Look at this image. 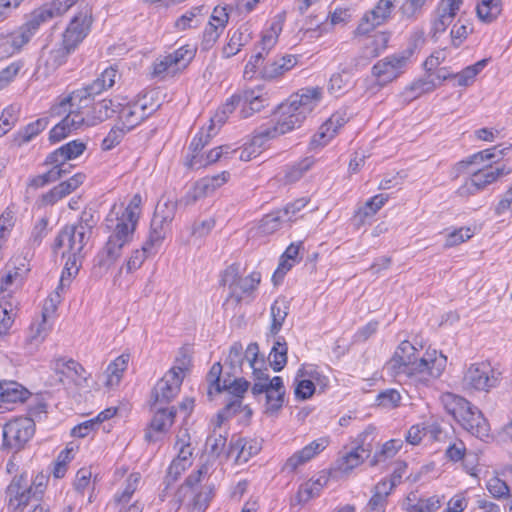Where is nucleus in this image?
I'll list each match as a JSON object with an SVG mask.
<instances>
[{
    "mask_svg": "<svg viewBox=\"0 0 512 512\" xmlns=\"http://www.w3.org/2000/svg\"><path fill=\"white\" fill-rule=\"evenodd\" d=\"M327 483V479L325 477H319L316 480H310L302 484L297 492V501L299 504H305L309 500L318 497Z\"/></svg>",
    "mask_w": 512,
    "mask_h": 512,
    "instance_id": "4c0bfd02",
    "label": "nucleus"
},
{
    "mask_svg": "<svg viewBox=\"0 0 512 512\" xmlns=\"http://www.w3.org/2000/svg\"><path fill=\"white\" fill-rule=\"evenodd\" d=\"M510 172L511 169L507 168L505 165L485 166L472 173L470 180L466 182L463 189H466L470 194H475L496 182L502 176L508 175Z\"/></svg>",
    "mask_w": 512,
    "mask_h": 512,
    "instance_id": "dca6fc26",
    "label": "nucleus"
},
{
    "mask_svg": "<svg viewBox=\"0 0 512 512\" xmlns=\"http://www.w3.org/2000/svg\"><path fill=\"white\" fill-rule=\"evenodd\" d=\"M48 334V327L46 323V315L42 313V321L36 325H31L27 341L32 345L40 344Z\"/></svg>",
    "mask_w": 512,
    "mask_h": 512,
    "instance_id": "69168bd1",
    "label": "nucleus"
},
{
    "mask_svg": "<svg viewBox=\"0 0 512 512\" xmlns=\"http://www.w3.org/2000/svg\"><path fill=\"white\" fill-rule=\"evenodd\" d=\"M86 176L83 173H76L72 177H70L66 181H62L55 187H53L49 192L43 195V201L46 204H54L58 200L64 198L69 195L73 191H75L80 185L83 184Z\"/></svg>",
    "mask_w": 512,
    "mask_h": 512,
    "instance_id": "b1692460",
    "label": "nucleus"
},
{
    "mask_svg": "<svg viewBox=\"0 0 512 512\" xmlns=\"http://www.w3.org/2000/svg\"><path fill=\"white\" fill-rule=\"evenodd\" d=\"M395 3L396 0H379L372 10L364 14L356 29V33L358 35H366L376 27L386 23L395 8Z\"/></svg>",
    "mask_w": 512,
    "mask_h": 512,
    "instance_id": "4468645a",
    "label": "nucleus"
},
{
    "mask_svg": "<svg viewBox=\"0 0 512 512\" xmlns=\"http://www.w3.org/2000/svg\"><path fill=\"white\" fill-rule=\"evenodd\" d=\"M90 237L72 225L65 226L56 237L53 249L56 252L59 248L67 247L65 252L80 255Z\"/></svg>",
    "mask_w": 512,
    "mask_h": 512,
    "instance_id": "a211bd4d",
    "label": "nucleus"
},
{
    "mask_svg": "<svg viewBox=\"0 0 512 512\" xmlns=\"http://www.w3.org/2000/svg\"><path fill=\"white\" fill-rule=\"evenodd\" d=\"M499 376L490 363H473L464 372L462 386L470 391L489 392L498 386Z\"/></svg>",
    "mask_w": 512,
    "mask_h": 512,
    "instance_id": "423d86ee",
    "label": "nucleus"
},
{
    "mask_svg": "<svg viewBox=\"0 0 512 512\" xmlns=\"http://www.w3.org/2000/svg\"><path fill=\"white\" fill-rule=\"evenodd\" d=\"M2 388V404L23 402L30 395L25 387L14 381L2 383Z\"/></svg>",
    "mask_w": 512,
    "mask_h": 512,
    "instance_id": "e433bc0d",
    "label": "nucleus"
},
{
    "mask_svg": "<svg viewBox=\"0 0 512 512\" xmlns=\"http://www.w3.org/2000/svg\"><path fill=\"white\" fill-rule=\"evenodd\" d=\"M400 401L401 395L396 389H386L376 397L377 405L384 408H395L399 406Z\"/></svg>",
    "mask_w": 512,
    "mask_h": 512,
    "instance_id": "338daca9",
    "label": "nucleus"
},
{
    "mask_svg": "<svg viewBox=\"0 0 512 512\" xmlns=\"http://www.w3.org/2000/svg\"><path fill=\"white\" fill-rule=\"evenodd\" d=\"M258 354H259V346L257 343H251L248 345L246 349V357L249 363V367L253 369V374L255 377V383H265L269 380V375L267 373V368L264 370L261 367H257L258 364Z\"/></svg>",
    "mask_w": 512,
    "mask_h": 512,
    "instance_id": "37998d69",
    "label": "nucleus"
},
{
    "mask_svg": "<svg viewBox=\"0 0 512 512\" xmlns=\"http://www.w3.org/2000/svg\"><path fill=\"white\" fill-rule=\"evenodd\" d=\"M72 51H74V49L67 47V45L62 42V46L50 50L47 55L43 54L41 61H43L47 72L55 71L58 67L63 65Z\"/></svg>",
    "mask_w": 512,
    "mask_h": 512,
    "instance_id": "f704fd0d",
    "label": "nucleus"
},
{
    "mask_svg": "<svg viewBox=\"0 0 512 512\" xmlns=\"http://www.w3.org/2000/svg\"><path fill=\"white\" fill-rule=\"evenodd\" d=\"M79 0H53L51 3L43 6L39 11L35 12L41 23L63 15Z\"/></svg>",
    "mask_w": 512,
    "mask_h": 512,
    "instance_id": "473e14b6",
    "label": "nucleus"
},
{
    "mask_svg": "<svg viewBox=\"0 0 512 512\" xmlns=\"http://www.w3.org/2000/svg\"><path fill=\"white\" fill-rule=\"evenodd\" d=\"M402 441L399 439H391L384 443L380 451L376 452L371 460V465H377L379 462L394 457L402 447Z\"/></svg>",
    "mask_w": 512,
    "mask_h": 512,
    "instance_id": "4d7b16f0",
    "label": "nucleus"
},
{
    "mask_svg": "<svg viewBox=\"0 0 512 512\" xmlns=\"http://www.w3.org/2000/svg\"><path fill=\"white\" fill-rule=\"evenodd\" d=\"M158 107L159 105L156 107H153L152 105L148 106L146 97H144L142 101H138L133 104H121V108L118 111L121 126H123L127 131L132 130L156 111Z\"/></svg>",
    "mask_w": 512,
    "mask_h": 512,
    "instance_id": "f3484780",
    "label": "nucleus"
},
{
    "mask_svg": "<svg viewBox=\"0 0 512 512\" xmlns=\"http://www.w3.org/2000/svg\"><path fill=\"white\" fill-rule=\"evenodd\" d=\"M128 131L121 125H115L111 128L107 136L103 139L101 148L104 151H109L115 148L123 140Z\"/></svg>",
    "mask_w": 512,
    "mask_h": 512,
    "instance_id": "680f3d73",
    "label": "nucleus"
},
{
    "mask_svg": "<svg viewBox=\"0 0 512 512\" xmlns=\"http://www.w3.org/2000/svg\"><path fill=\"white\" fill-rule=\"evenodd\" d=\"M49 124V120L46 117L39 118L34 122L29 123L24 128L20 129L13 137L14 145L20 147L32 139H34L39 133H41Z\"/></svg>",
    "mask_w": 512,
    "mask_h": 512,
    "instance_id": "7c9ffc66",
    "label": "nucleus"
},
{
    "mask_svg": "<svg viewBox=\"0 0 512 512\" xmlns=\"http://www.w3.org/2000/svg\"><path fill=\"white\" fill-rule=\"evenodd\" d=\"M249 386L250 383L239 375L232 376L228 374L224 376L221 392H226L227 399L223 409L217 415L220 420L219 426L224 420L233 417L241 410L245 411L247 417L252 415V410L248 406L242 405V399Z\"/></svg>",
    "mask_w": 512,
    "mask_h": 512,
    "instance_id": "7ed1b4c3",
    "label": "nucleus"
},
{
    "mask_svg": "<svg viewBox=\"0 0 512 512\" xmlns=\"http://www.w3.org/2000/svg\"><path fill=\"white\" fill-rule=\"evenodd\" d=\"M136 225L133 212L129 210L127 213H122L117 217V224L109 238L127 245L133 237Z\"/></svg>",
    "mask_w": 512,
    "mask_h": 512,
    "instance_id": "c85d7f7f",
    "label": "nucleus"
},
{
    "mask_svg": "<svg viewBox=\"0 0 512 512\" xmlns=\"http://www.w3.org/2000/svg\"><path fill=\"white\" fill-rule=\"evenodd\" d=\"M510 148L511 146L503 148H500V146H494L471 155L467 160L461 161L459 165L467 167L471 164L482 163L486 160L496 163L506 154V151L510 150Z\"/></svg>",
    "mask_w": 512,
    "mask_h": 512,
    "instance_id": "c9c22d12",
    "label": "nucleus"
},
{
    "mask_svg": "<svg viewBox=\"0 0 512 512\" xmlns=\"http://www.w3.org/2000/svg\"><path fill=\"white\" fill-rule=\"evenodd\" d=\"M35 433V423L30 417H19L7 422L2 429L3 447L19 451Z\"/></svg>",
    "mask_w": 512,
    "mask_h": 512,
    "instance_id": "1a4fd4ad",
    "label": "nucleus"
},
{
    "mask_svg": "<svg viewBox=\"0 0 512 512\" xmlns=\"http://www.w3.org/2000/svg\"><path fill=\"white\" fill-rule=\"evenodd\" d=\"M247 360L246 354L243 355V346L239 342L232 344L229 350V354L226 360V364L229 366V371L225 372V375L236 376L241 374L242 365L244 360Z\"/></svg>",
    "mask_w": 512,
    "mask_h": 512,
    "instance_id": "a19ab883",
    "label": "nucleus"
},
{
    "mask_svg": "<svg viewBox=\"0 0 512 512\" xmlns=\"http://www.w3.org/2000/svg\"><path fill=\"white\" fill-rule=\"evenodd\" d=\"M252 393L254 395L265 393L267 411L275 412L279 410L282 406L285 391L272 393L270 392V389H267V387L265 385H262V383H254L252 387Z\"/></svg>",
    "mask_w": 512,
    "mask_h": 512,
    "instance_id": "49530a36",
    "label": "nucleus"
},
{
    "mask_svg": "<svg viewBox=\"0 0 512 512\" xmlns=\"http://www.w3.org/2000/svg\"><path fill=\"white\" fill-rule=\"evenodd\" d=\"M62 257H67V261L60 278V288L70 284L71 278L78 273L81 266V254L74 255L64 251Z\"/></svg>",
    "mask_w": 512,
    "mask_h": 512,
    "instance_id": "3c124183",
    "label": "nucleus"
},
{
    "mask_svg": "<svg viewBox=\"0 0 512 512\" xmlns=\"http://www.w3.org/2000/svg\"><path fill=\"white\" fill-rule=\"evenodd\" d=\"M441 507V501L438 496L429 498H419L415 506H411V512H435Z\"/></svg>",
    "mask_w": 512,
    "mask_h": 512,
    "instance_id": "774afa93",
    "label": "nucleus"
},
{
    "mask_svg": "<svg viewBox=\"0 0 512 512\" xmlns=\"http://www.w3.org/2000/svg\"><path fill=\"white\" fill-rule=\"evenodd\" d=\"M85 149L86 144L84 142L80 140L70 141L48 154L44 165L55 166L70 172L72 166L68 165L67 161L77 158L85 151Z\"/></svg>",
    "mask_w": 512,
    "mask_h": 512,
    "instance_id": "6ab92c4d",
    "label": "nucleus"
},
{
    "mask_svg": "<svg viewBox=\"0 0 512 512\" xmlns=\"http://www.w3.org/2000/svg\"><path fill=\"white\" fill-rule=\"evenodd\" d=\"M157 250L152 247H147V244L144 242L141 249H136L133 251L132 255L129 257L125 269L127 273H132L135 270L139 269L145 259L152 254H155Z\"/></svg>",
    "mask_w": 512,
    "mask_h": 512,
    "instance_id": "6e6d98bb",
    "label": "nucleus"
},
{
    "mask_svg": "<svg viewBox=\"0 0 512 512\" xmlns=\"http://www.w3.org/2000/svg\"><path fill=\"white\" fill-rule=\"evenodd\" d=\"M36 496L33 492L30 480L26 473L16 475L6 488V497L8 498V509L17 511L26 507L31 497Z\"/></svg>",
    "mask_w": 512,
    "mask_h": 512,
    "instance_id": "ddd939ff",
    "label": "nucleus"
},
{
    "mask_svg": "<svg viewBox=\"0 0 512 512\" xmlns=\"http://www.w3.org/2000/svg\"><path fill=\"white\" fill-rule=\"evenodd\" d=\"M67 174H69L68 170H62L61 168L52 166L51 169L46 173L31 178L28 186L34 189H38L63 178Z\"/></svg>",
    "mask_w": 512,
    "mask_h": 512,
    "instance_id": "5fc2aeb1",
    "label": "nucleus"
},
{
    "mask_svg": "<svg viewBox=\"0 0 512 512\" xmlns=\"http://www.w3.org/2000/svg\"><path fill=\"white\" fill-rule=\"evenodd\" d=\"M125 245L121 242L108 238L104 248L96 255L94 267L99 268L101 272H107L108 269L118 260L122 254V248Z\"/></svg>",
    "mask_w": 512,
    "mask_h": 512,
    "instance_id": "393cba45",
    "label": "nucleus"
},
{
    "mask_svg": "<svg viewBox=\"0 0 512 512\" xmlns=\"http://www.w3.org/2000/svg\"><path fill=\"white\" fill-rule=\"evenodd\" d=\"M322 97L319 87L303 88L290 95V131L300 127Z\"/></svg>",
    "mask_w": 512,
    "mask_h": 512,
    "instance_id": "0eeeda50",
    "label": "nucleus"
},
{
    "mask_svg": "<svg viewBox=\"0 0 512 512\" xmlns=\"http://www.w3.org/2000/svg\"><path fill=\"white\" fill-rule=\"evenodd\" d=\"M252 30L249 24L241 25L229 36V41L222 49L224 58H230L236 55L242 47L246 46L252 40Z\"/></svg>",
    "mask_w": 512,
    "mask_h": 512,
    "instance_id": "a878e982",
    "label": "nucleus"
},
{
    "mask_svg": "<svg viewBox=\"0 0 512 512\" xmlns=\"http://www.w3.org/2000/svg\"><path fill=\"white\" fill-rule=\"evenodd\" d=\"M268 360L274 371H280L284 368L287 361V345L284 338H282V341L278 340L274 343Z\"/></svg>",
    "mask_w": 512,
    "mask_h": 512,
    "instance_id": "864d4df0",
    "label": "nucleus"
},
{
    "mask_svg": "<svg viewBox=\"0 0 512 512\" xmlns=\"http://www.w3.org/2000/svg\"><path fill=\"white\" fill-rule=\"evenodd\" d=\"M151 408L155 410V413L144 434V439L148 443H154L161 440L162 436L173 425L177 412L174 406L169 408L162 406Z\"/></svg>",
    "mask_w": 512,
    "mask_h": 512,
    "instance_id": "2eb2a0df",
    "label": "nucleus"
},
{
    "mask_svg": "<svg viewBox=\"0 0 512 512\" xmlns=\"http://www.w3.org/2000/svg\"><path fill=\"white\" fill-rule=\"evenodd\" d=\"M189 466L180 462V460H173L168 467L167 474L164 479L165 488L160 495L161 500H164L166 491L175 483L181 474L188 468Z\"/></svg>",
    "mask_w": 512,
    "mask_h": 512,
    "instance_id": "052dcab7",
    "label": "nucleus"
},
{
    "mask_svg": "<svg viewBox=\"0 0 512 512\" xmlns=\"http://www.w3.org/2000/svg\"><path fill=\"white\" fill-rule=\"evenodd\" d=\"M286 56H280L265 65L261 71L262 77L267 80L276 79L286 72L287 68Z\"/></svg>",
    "mask_w": 512,
    "mask_h": 512,
    "instance_id": "13d9d810",
    "label": "nucleus"
},
{
    "mask_svg": "<svg viewBox=\"0 0 512 512\" xmlns=\"http://www.w3.org/2000/svg\"><path fill=\"white\" fill-rule=\"evenodd\" d=\"M374 431V427L368 426L362 433H360L355 440L356 446L349 452L342 454L336 460L335 469L340 472L347 473L362 464L370 455L371 449L366 448L365 444L366 440L373 435Z\"/></svg>",
    "mask_w": 512,
    "mask_h": 512,
    "instance_id": "9b49d317",
    "label": "nucleus"
},
{
    "mask_svg": "<svg viewBox=\"0 0 512 512\" xmlns=\"http://www.w3.org/2000/svg\"><path fill=\"white\" fill-rule=\"evenodd\" d=\"M222 150L223 149H219V146L215 147L207 153L205 158L203 155L192 154L190 160L187 162V165L192 169H198L200 167H205L206 165L215 163L222 159Z\"/></svg>",
    "mask_w": 512,
    "mask_h": 512,
    "instance_id": "bf43d9fd",
    "label": "nucleus"
},
{
    "mask_svg": "<svg viewBox=\"0 0 512 512\" xmlns=\"http://www.w3.org/2000/svg\"><path fill=\"white\" fill-rule=\"evenodd\" d=\"M41 24L42 23L39 21V18L33 14L32 19L5 37V40L2 44L3 46L7 47L5 48V52L13 54L19 51L25 44L30 41L31 37L35 34Z\"/></svg>",
    "mask_w": 512,
    "mask_h": 512,
    "instance_id": "aec40b11",
    "label": "nucleus"
},
{
    "mask_svg": "<svg viewBox=\"0 0 512 512\" xmlns=\"http://www.w3.org/2000/svg\"><path fill=\"white\" fill-rule=\"evenodd\" d=\"M195 56V49L190 45H184L168 54V61L173 64L174 70L186 68Z\"/></svg>",
    "mask_w": 512,
    "mask_h": 512,
    "instance_id": "8fccbe9b",
    "label": "nucleus"
},
{
    "mask_svg": "<svg viewBox=\"0 0 512 512\" xmlns=\"http://www.w3.org/2000/svg\"><path fill=\"white\" fill-rule=\"evenodd\" d=\"M462 0H441L432 22L433 36L443 33L452 23L454 17L460 9Z\"/></svg>",
    "mask_w": 512,
    "mask_h": 512,
    "instance_id": "4be33fe9",
    "label": "nucleus"
},
{
    "mask_svg": "<svg viewBox=\"0 0 512 512\" xmlns=\"http://www.w3.org/2000/svg\"><path fill=\"white\" fill-rule=\"evenodd\" d=\"M283 109L284 104L282 103L277 107L274 118L270 121L269 126L260 127L250 141L252 148L259 149V154L262 152L267 141L288 131V114Z\"/></svg>",
    "mask_w": 512,
    "mask_h": 512,
    "instance_id": "f8f14e48",
    "label": "nucleus"
},
{
    "mask_svg": "<svg viewBox=\"0 0 512 512\" xmlns=\"http://www.w3.org/2000/svg\"><path fill=\"white\" fill-rule=\"evenodd\" d=\"M180 365L172 367L156 383L151 392V407L162 406L172 401L179 393L186 370V363L189 362L186 356L179 360Z\"/></svg>",
    "mask_w": 512,
    "mask_h": 512,
    "instance_id": "20e7f679",
    "label": "nucleus"
},
{
    "mask_svg": "<svg viewBox=\"0 0 512 512\" xmlns=\"http://www.w3.org/2000/svg\"><path fill=\"white\" fill-rule=\"evenodd\" d=\"M128 361H129V355L122 354L108 365V367L105 371V374H106L105 385L107 387H112V386L119 384L121 377H122V373L127 368Z\"/></svg>",
    "mask_w": 512,
    "mask_h": 512,
    "instance_id": "58836bf2",
    "label": "nucleus"
},
{
    "mask_svg": "<svg viewBox=\"0 0 512 512\" xmlns=\"http://www.w3.org/2000/svg\"><path fill=\"white\" fill-rule=\"evenodd\" d=\"M346 111H337L331 115V117L321 125L319 131L311 139V145L325 146L348 121Z\"/></svg>",
    "mask_w": 512,
    "mask_h": 512,
    "instance_id": "5701e85b",
    "label": "nucleus"
},
{
    "mask_svg": "<svg viewBox=\"0 0 512 512\" xmlns=\"http://www.w3.org/2000/svg\"><path fill=\"white\" fill-rule=\"evenodd\" d=\"M223 367L220 362H216L210 368L206 381L208 383L207 396L209 400L213 399V396L221 393V387L223 385L222 379Z\"/></svg>",
    "mask_w": 512,
    "mask_h": 512,
    "instance_id": "09e8293b",
    "label": "nucleus"
},
{
    "mask_svg": "<svg viewBox=\"0 0 512 512\" xmlns=\"http://www.w3.org/2000/svg\"><path fill=\"white\" fill-rule=\"evenodd\" d=\"M329 440L326 437L312 441L301 450L290 456V468L296 470L299 466L309 462L317 454L328 446Z\"/></svg>",
    "mask_w": 512,
    "mask_h": 512,
    "instance_id": "bb28decb",
    "label": "nucleus"
},
{
    "mask_svg": "<svg viewBox=\"0 0 512 512\" xmlns=\"http://www.w3.org/2000/svg\"><path fill=\"white\" fill-rule=\"evenodd\" d=\"M284 22L285 13H282L272 22L270 29L263 34L260 45L262 50L266 51V53L275 45L277 38L283 29Z\"/></svg>",
    "mask_w": 512,
    "mask_h": 512,
    "instance_id": "a18cd8bd",
    "label": "nucleus"
},
{
    "mask_svg": "<svg viewBox=\"0 0 512 512\" xmlns=\"http://www.w3.org/2000/svg\"><path fill=\"white\" fill-rule=\"evenodd\" d=\"M261 281V274L259 272H252L246 277H240L233 292H229L227 301L233 299L236 304L240 303L244 295L253 292Z\"/></svg>",
    "mask_w": 512,
    "mask_h": 512,
    "instance_id": "c756f323",
    "label": "nucleus"
},
{
    "mask_svg": "<svg viewBox=\"0 0 512 512\" xmlns=\"http://www.w3.org/2000/svg\"><path fill=\"white\" fill-rule=\"evenodd\" d=\"M177 203L170 196H163L157 203L153 216L165 223H171L175 217Z\"/></svg>",
    "mask_w": 512,
    "mask_h": 512,
    "instance_id": "603ef678",
    "label": "nucleus"
},
{
    "mask_svg": "<svg viewBox=\"0 0 512 512\" xmlns=\"http://www.w3.org/2000/svg\"><path fill=\"white\" fill-rule=\"evenodd\" d=\"M80 7L64 31L62 40L67 47L74 50L88 35L92 25V8L88 3H81Z\"/></svg>",
    "mask_w": 512,
    "mask_h": 512,
    "instance_id": "9d476101",
    "label": "nucleus"
},
{
    "mask_svg": "<svg viewBox=\"0 0 512 512\" xmlns=\"http://www.w3.org/2000/svg\"><path fill=\"white\" fill-rule=\"evenodd\" d=\"M472 236L473 231L470 227H461L459 229H455L454 231L447 234L444 247L451 248L457 246L469 240Z\"/></svg>",
    "mask_w": 512,
    "mask_h": 512,
    "instance_id": "0e129e2a",
    "label": "nucleus"
},
{
    "mask_svg": "<svg viewBox=\"0 0 512 512\" xmlns=\"http://www.w3.org/2000/svg\"><path fill=\"white\" fill-rule=\"evenodd\" d=\"M476 11L481 21L491 23L501 14V0H481Z\"/></svg>",
    "mask_w": 512,
    "mask_h": 512,
    "instance_id": "79ce46f5",
    "label": "nucleus"
},
{
    "mask_svg": "<svg viewBox=\"0 0 512 512\" xmlns=\"http://www.w3.org/2000/svg\"><path fill=\"white\" fill-rule=\"evenodd\" d=\"M121 103L117 99H103L95 103L90 111L88 126H95L115 114H118Z\"/></svg>",
    "mask_w": 512,
    "mask_h": 512,
    "instance_id": "cd10ccee",
    "label": "nucleus"
},
{
    "mask_svg": "<svg viewBox=\"0 0 512 512\" xmlns=\"http://www.w3.org/2000/svg\"><path fill=\"white\" fill-rule=\"evenodd\" d=\"M118 71L115 67L111 66L106 68L92 83L87 86L73 91L62 103L64 106L67 103L69 106L80 107L83 103L88 105L89 101L96 95L113 87L116 78L119 77Z\"/></svg>",
    "mask_w": 512,
    "mask_h": 512,
    "instance_id": "39448f33",
    "label": "nucleus"
},
{
    "mask_svg": "<svg viewBox=\"0 0 512 512\" xmlns=\"http://www.w3.org/2000/svg\"><path fill=\"white\" fill-rule=\"evenodd\" d=\"M260 451V445L255 440L237 439L230 444L228 456H232L235 452L237 462H247L250 457L256 455Z\"/></svg>",
    "mask_w": 512,
    "mask_h": 512,
    "instance_id": "2f4dec72",
    "label": "nucleus"
},
{
    "mask_svg": "<svg viewBox=\"0 0 512 512\" xmlns=\"http://www.w3.org/2000/svg\"><path fill=\"white\" fill-rule=\"evenodd\" d=\"M320 373L313 365H303L295 377L294 395L298 400H307L315 393V383L320 380Z\"/></svg>",
    "mask_w": 512,
    "mask_h": 512,
    "instance_id": "412c9836",
    "label": "nucleus"
},
{
    "mask_svg": "<svg viewBox=\"0 0 512 512\" xmlns=\"http://www.w3.org/2000/svg\"><path fill=\"white\" fill-rule=\"evenodd\" d=\"M282 224L279 212L265 215L259 223L252 228L255 231L254 235L266 236L277 231Z\"/></svg>",
    "mask_w": 512,
    "mask_h": 512,
    "instance_id": "de8ad7c7",
    "label": "nucleus"
},
{
    "mask_svg": "<svg viewBox=\"0 0 512 512\" xmlns=\"http://www.w3.org/2000/svg\"><path fill=\"white\" fill-rule=\"evenodd\" d=\"M78 369L83 370L82 366L73 359L59 358L53 362V370L58 376L57 381L60 383H64V378H73L80 375Z\"/></svg>",
    "mask_w": 512,
    "mask_h": 512,
    "instance_id": "ea45409f",
    "label": "nucleus"
},
{
    "mask_svg": "<svg viewBox=\"0 0 512 512\" xmlns=\"http://www.w3.org/2000/svg\"><path fill=\"white\" fill-rule=\"evenodd\" d=\"M288 316V300L285 296L278 297L271 306L270 334L276 336Z\"/></svg>",
    "mask_w": 512,
    "mask_h": 512,
    "instance_id": "72a5a7b5",
    "label": "nucleus"
},
{
    "mask_svg": "<svg viewBox=\"0 0 512 512\" xmlns=\"http://www.w3.org/2000/svg\"><path fill=\"white\" fill-rule=\"evenodd\" d=\"M487 489L489 493L497 499L510 498V489L505 481L499 477H492L487 481Z\"/></svg>",
    "mask_w": 512,
    "mask_h": 512,
    "instance_id": "e2e57ef3",
    "label": "nucleus"
},
{
    "mask_svg": "<svg viewBox=\"0 0 512 512\" xmlns=\"http://www.w3.org/2000/svg\"><path fill=\"white\" fill-rule=\"evenodd\" d=\"M447 358L436 350H427L423 356L409 341H402L391 359L386 363L388 374L398 380L403 377L415 383L427 385L441 376L446 368Z\"/></svg>",
    "mask_w": 512,
    "mask_h": 512,
    "instance_id": "f257e3e1",
    "label": "nucleus"
},
{
    "mask_svg": "<svg viewBox=\"0 0 512 512\" xmlns=\"http://www.w3.org/2000/svg\"><path fill=\"white\" fill-rule=\"evenodd\" d=\"M440 399L447 413L452 415L463 429L481 440L489 437L488 421L478 407L465 398L450 392L442 394Z\"/></svg>",
    "mask_w": 512,
    "mask_h": 512,
    "instance_id": "f03ea898",
    "label": "nucleus"
},
{
    "mask_svg": "<svg viewBox=\"0 0 512 512\" xmlns=\"http://www.w3.org/2000/svg\"><path fill=\"white\" fill-rule=\"evenodd\" d=\"M413 49L408 48L399 53L379 60L372 67V74L380 85H385L397 79L408 66Z\"/></svg>",
    "mask_w": 512,
    "mask_h": 512,
    "instance_id": "6e6552de",
    "label": "nucleus"
},
{
    "mask_svg": "<svg viewBox=\"0 0 512 512\" xmlns=\"http://www.w3.org/2000/svg\"><path fill=\"white\" fill-rule=\"evenodd\" d=\"M169 225V223H165L157 217L153 216L150 224L149 235L145 241L147 247H152L157 250L165 238L167 227Z\"/></svg>",
    "mask_w": 512,
    "mask_h": 512,
    "instance_id": "c03bdc74",
    "label": "nucleus"
}]
</instances>
